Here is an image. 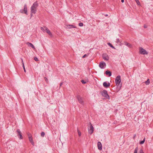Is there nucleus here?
<instances>
[{
	"mask_svg": "<svg viewBox=\"0 0 153 153\" xmlns=\"http://www.w3.org/2000/svg\"><path fill=\"white\" fill-rule=\"evenodd\" d=\"M121 81L120 76V75L117 76L115 80V82L117 88L119 90H120L121 87V84H120Z\"/></svg>",
	"mask_w": 153,
	"mask_h": 153,
	"instance_id": "f257e3e1",
	"label": "nucleus"
},
{
	"mask_svg": "<svg viewBox=\"0 0 153 153\" xmlns=\"http://www.w3.org/2000/svg\"><path fill=\"white\" fill-rule=\"evenodd\" d=\"M38 6V3L37 1L35 2L31 8V12L32 13L35 14L37 10V7Z\"/></svg>",
	"mask_w": 153,
	"mask_h": 153,
	"instance_id": "f03ea898",
	"label": "nucleus"
},
{
	"mask_svg": "<svg viewBox=\"0 0 153 153\" xmlns=\"http://www.w3.org/2000/svg\"><path fill=\"white\" fill-rule=\"evenodd\" d=\"M101 94L102 96L105 97L106 99H110L109 96L108 94L107 91L106 90H103Z\"/></svg>",
	"mask_w": 153,
	"mask_h": 153,
	"instance_id": "7ed1b4c3",
	"label": "nucleus"
},
{
	"mask_svg": "<svg viewBox=\"0 0 153 153\" xmlns=\"http://www.w3.org/2000/svg\"><path fill=\"white\" fill-rule=\"evenodd\" d=\"M106 66V63L104 62H101L99 63V66L101 69H103L105 68Z\"/></svg>",
	"mask_w": 153,
	"mask_h": 153,
	"instance_id": "20e7f679",
	"label": "nucleus"
},
{
	"mask_svg": "<svg viewBox=\"0 0 153 153\" xmlns=\"http://www.w3.org/2000/svg\"><path fill=\"white\" fill-rule=\"evenodd\" d=\"M140 52L141 54L143 55L147 54L148 53L146 51L142 48H141L140 50Z\"/></svg>",
	"mask_w": 153,
	"mask_h": 153,
	"instance_id": "39448f33",
	"label": "nucleus"
},
{
	"mask_svg": "<svg viewBox=\"0 0 153 153\" xmlns=\"http://www.w3.org/2000/svg\"><path fill=\"white\" fill-rule=\"evenodd\" d=\"M90 124L91 126L90 127V129L88 128V133L90 134H91L93 132L94 128L91 123H90Z\"/></svg>",
	"mask_w": 153,
	"mask_h": 153,
	"instance_id": "423d86ee",
	"label": "nucleus"
},
{
	"mask_svg": "<svg viewBox=\"0 0 153 153\" xmlns=\"http://www.w3.org/2000/svg\"><path fill=\"white\" fill-rule=\"evenodd\" d=\"M77 98L79 102L83 105V101L82 98L79 96H77Z\"/></svg>",
	"mask_w": 153,
	"mask_h": 153,
	"instance_id": "0eeeda50",
	"label": "nucleus"
},
{
	"mask_svg": "<svg viewBox=\"0 0 153 153\" xmlns=\"http://www.w3.org/2000/svg\"><path fill=\"white\" fill-rule=\"evenodd\" d=\"M102 58L103 59L106 60H108L109 59L108 56L106 54H103L102 55Z\"/></svg>",
	"mask_w": 153,
	"mask_h": 153,
	"instance_id": "6e6552de",
	"label": "nucleus"
},
{
	"mask_svg": "<svg viewBox=\"0 0 153 153\" xmlns=\"http://www.w3.org/2000/svg\"><path fill=\"white\" fill-rule=\"evenodd\" d=\"M110 85V84L109 82L107 83L106 82H104L103 83V85L105 88L109 87Z\"/></svg>",
	"mask_w": 153,
	"mask_h": 153,
	"instance_id": "1a4fd4ad",
	"label": "nucleus"
},
{
	"mask_svg": "<svg viewBox=\"0 0 153 153\" xmlns=\"http://www.w3.org/2000/svg\"><path fill=\"white\" fill-rule=\"evenodd\" d=\"M97 146L98 149L100 150H101L102 149V145L101 143L100 142H98L97 143Z\"/></svg>",
	"mask_w": 153,
	"mask_h": 153,
	"instance_id": "9d476101",
	"label": "nucleus"
},
{
	"mask_svg": "<svg viewBox=\"0 0 153 153\" xmlns=\"http://www.w3.org/2000/svg\"><path fill=\"white\" fill-rule=\"evenodd\" d=\"M46 31V33L48 34V35L51 36H52V34L50 30L47 27H45Z\"/></svg>",
	"mask_w": 153,
	"mask_h": 153,
	"instance_id": "9b49d317",
	"label": "nucleus"
},
{
	"mask_svg": "<svg viewBox=\"0 0 153 153\" xmlns=\"http://www.w3.org/2000/svg\"><path fill=\"white\" fill-rule=\"evenodd\" d=\"M18 133V135L20 136V138L22 139L23 138L22 136L21 133L19 129H18L16 131Z\"/></svg>",
	"mask_w": 153,
	"mask_h": 153,
	"instance_id": "f8f14e48",
	"label": "nucleus"
},
{
	"mask_svg": "<svg viewBox=\"0 0 153 153\" xmlns=\"http://www.w3.org/2000/svg\"><path fill=\"white\" fill-rule=\"evenodd\" d=\"M24 13L27 15V6L26 4H25L24 6Z\"/></svg>",
	"mask_w": 153,
	"mask_h": 153,
	"instance_id": "ddd939ff",
	"label": "nucleus"
},
{
	"mask_svg": "<svg viewBox=\"0 0 153 153\" xmlns=\"http://www.w3.org/2000/svg\"><path fill=\"white\" fill-rule=\"evenodd\" d=\"M124 44L125 45L129 48H131L132 47V45L131 44L128 43L126 42H124Z\"/></svg>",
	"mask_w": 153,
	"mask_h": 153,
	"instance_id": "4468645a",
	"label": "nucleus"
},
{
	"mask_svg": "<svg viewBox=\"0 0 153 153\" xmlns=\"http://www.w3.org/2000/svg\"><path fill=\"white\" fill-rule=\"evenodd\" d=\"M27 44L29 46L31 47V48H32L33 49H35V47L33 45V44L32 43H30V42H28L27 43Z\"/></svg>",
	"mask_w": 153,
	"mask_h": 153,
	"instance_id": "2eb2a0df",
	"label": "nucleus"
},
{
	"mask_svg": "<svg viewBox=\"0 0 153 153\" xmlns=\"http://www.w3.org/2000/svg\"><path fill=\"white\" fill-rule=\"evenodd\" d=\"M105 74L107 75H108L109 76H110L111 75V72L108 71H106Z\"/></svg>",
	"mask_w": 153,
	"mask_h": 153,
	"instance_id": "dca6fc26",
	"label": "nucleus"
},
{
	"mask_svg": "<svg viewBox=\"0 0 153 153\" xmlns=\"http://www.w3.org/2000/svg\"><path fill=\"white\" fill-rule=\"evenodd\" d=\"M67 27L69 29L76 27L73 25H68L67 26Z\"/></svg>",
	"mask_w": 153,
	"mask_h": 153,
	"instance_id": "f3484780",
	"label": "nucleus"
},
{
	"mask_svg": "<svg viewBox=\"0 0 153 153\" xmlns=\"http://www.w3.org/2000/svg\"><path fill=\"white\" fill-rule=\"evenodd\" d=\"M21 61H22V65H23V69L24 70V72H26V70H25V66H24V62H23V59L22 58H21Z\"/></svg>",
	"mask_w": 153,
	"mask_h": 153,
	"instance_id": "a211bd4d",
	"label": "nucleus"
},
{
	"mask_svg": "<svg viewBox=\"0 0 153 153\" xmlns=\"http://www.w3.org/2000/svg\"><path fill=\"white\" fill-rule=\"evenodd\" d=\"M107 44L113 48L114 49H115V48L112 45L111 43L108 42L107 43Z\"/></svg>",
	"mask_w": 153,
	"mask_h": 153,
	"instance_id": "6ab92c4d",
	"label": "nucleus"
},
{
	"mask_svg": "<svg viewBox=\"0 0 153 153\" xmlns=\"http://www.w3.org/2000/svg\"><path fill=\"white\" fill-rule=\"evenodd\" d=\"M145 84L147 85H148L150 83L149 79H148L145 82Z\"/></svg>",
	"mask_w": 153,
	"mask_h": 153,
	"instance_id": "aec40b11",
	"label": "nucleus"
},
{
	"mask_svg": "<svg viewBox=\"0 0 153 153\" xmlns=\"http://www.w3.org/2000/svg\"><path fill=\"white\" fill-rule=\"evenodd\" d=\"M45 27H41V29L43 32H44L45 31H46Z\"/></svg>",
	"mask_w": 153,
	"mask_h": 153,
	"instance_id": "412c9836",
	"label": "nucleus"
},
{
	"mask_svg": "<svg viewBox=\"0 0 153 153\" xmlns=\"http://www.w3.org/2000/svg\"><path fill=\"white\" fill-rule=\"evenodd\" d=\"M145 140V138H144L143 140L140 141V144H143Z\"/></svg>",
	"mask_w": 153,
	"mask_h": 153,
	"instance_id": "4be33fe9",
	"label": "nucleus"
},
{
	"mask_svg": "<svg viewBox=\"0 0 153 153\" xmlns=\"http://www.w3.org/2000/svg\"><path fill=\"white\" fill-rule=\"evenodd\" d=\"M28 137H29V140L30 142H31L32 141H33L32 138V137L31 136H29Z\"/></svg>",
	"mask_w": 153,
	"mask_h": 153,
	"instance_id": "5701e85b",
	"label": "nucleus"
},
{
	"mask_svg": "<svg viewBox=\"0 0 153 153\" xmlns=\"http://www.w3.org/2000/svg\"><path fill=\"white\" fill-rule=\"evenodd\" d=\"M138 5H140V4L138 0H135Z\"/></svg>",
	"mask_w": 153,
	"mask_h": 153,
	"instance_id": "b1692460",
	"label": "nucleus"
},
{
	"mask_svg": "<svg viewBox=\"0 0 153 153\" xmlns=\"http://www.w3.org/2000/svg\"><path fill=\"white\" fill-rule=\"evenodd\" d=\"M138 148H136L134 151V153H137Z\"/></svg>",
	"mask_w": 153,
	"mask_h": 153,
	"instance_id": "393cba45",
	"label": "nucleus"
},
{
	"mask_svg": "<svg viewBox=\"0 0 153 153\" xmlns=\"http://www.w3.org/2000/svg\"><path fill=\"white\" fill-rule=\"evenodd\" d=\"M45 135V133L44 132H42L41 133V136L42 137H43Z\"/></svg>",
	"mask_w": 153,
	"mask_h": 153,
	"instance_id": "a878e982",
	"label": "nucleus"
},
{
	"mask_svg": "<svg viewBox=\"0 0 153 153\" xmlns=\"http://www.w3.org/2000/svg\"><path fill=\"white\" fill-rule=\"evenodd\" d=\"M77 132L79 134V135L80 136L81 135V133L79 131L78 129L77 130Z\"/></svg>",
	"mask_w": 153,
	"mask_h": 153,
	"instance_id": "bb28decb",
	"label": "nucleus"
},
{
	"mask_svg": "<svg viewBox=\"0 0 153 153\" xmlns=\"http://www.w3.org/2000/svg\"><path fill=\"white\" fill-rule=\"evenodd\" d=\"M117 43H120L121 42H120V41L119 40V39H117Z\"/></svg>",
	"mask_w": 153,
	"mask_h": 153,
	"instance_id": "cd10ccee",
	"label": "nucleus"
},
{
	"mask_svg": "<svg viewBox=\"0 0 153 153\" xmlns=\"http://www.w3.org/2000/svg\"><path fill=\"white\" fill-rule=\"evenodd\" d=\"M83 23L82 22H80L79 24V26H82L83 25Z\"/></svg>",
	"mask_w": 153,
	"mask_h": 153,
	"instance_id": "c85d7f7f",
	"label": "nucleus"
},
{
	"mask_svg": "<svg viewBox=\"0 0 153 153\" xmlns=\"http://www.w3.org/2000/svg\"><path fill=\"white\" fill-rule=\"evenodd\" d=\"M34 59L35 61H38V59L37 57H35L34 58Z\"/></svg>",
	"mask_w": 153,
	"mask_h": 153,
	"instance_id": "c756f323",
	"label": "nucleus"
},
{
	"mask_svg": "<svg viewBox=\"0 0 153 153\" xmlns=\"http://www.w3.org/2000/svg\"><path fill=\"white\" fill-rule=\"evenodd\" d=\"M81 82L82 83V84H85V83H86V82H85L84 80H82L81 81Z\"/></svg>",
	"mask_w": 153,
	"mask_h": 153,
	"instance_id": "7c9ffc66",
	"label": "nucleus"
},
{
	"mask_svg": "<svg viewBox=\"0 0 153 153\" xmlns=\"http://www.w3.org/2000/svg\"><path fill=\"white\" fill-rule=\"evenodd\" d=\"M139 153H144L142 149H141L139 152Z\"/></svg>",
	"mask_w": 153,
	"mask_h": 153,
	"instance_id": "2f4dec72",
	"label": "nucleus"
},
{
	"mask_svg": "<svg viewBox=\"0 0 153 153\" xmlns=\"http://www.w3.org/2000/svg\"><path fill=\"white\" fill-rule=\"evenodd\" d=\"M30 142L33 145H34V143L33 141H32V142Z\"/></svg>",
	"mask_w": 153,
	"mask_h": 153,
	"instance_id": "473e14b6",
	"label": "nucleus"
},
{
	"mask_svg": "<svg viewBox=\"0 0 153 153\" xmlns=\"http://www.w3.org/2000/svg\"><path fill=\"white\" fill-rule=\"evenodd\" d=\"M86 56H87V55L86 54H85L82 57L83 58H85V57H86Z\"/></svg>",
	"mask_w": 153,
	"mask_h": 153,
	"instance_id": "72a5a7b5",
	"label": "nucleus"
},
{
	"mask_svg": "<svg viewBox=\"0 0 153 153\" xmlns=\"http://www.w3.org/2000/svg\"><path fill=\"white\" fill-rule=\"evenodd\" d=\"M144 27L145 28H146L147 27V26L146 25H144Z\"/></svg>",
	"mask_w": 153,
	"mask_h": 153,
	"instance_id": "f704fd0d",
	"label": "nucleus"
},
{
	"mask_svg": "<svg viewBox=\"0 0 153 153\" xmlns=\"http://www.w3.org/2000/svg\"><path fill=\"white\" fill-rule=\"evenodd\" d=\"M63 84V83L62 82H61L60 83V87Z\"/></svg>",
	"mask_w": 153,
	"mask_h": 153,
	"instance_id": "c9c22d12",
	"label": "nucleus"
},
{
	"mask_svg": "<svg viewBox=\"0 0 153 153\" xmlns=\"http://www.w3.org/2000/svg\"><path fill=\"white\" fill-rule=\"evenodd\" d=\"M121 1L122 3H123L124 2V0H121Z\"/></svg>",
	"mask_w": 153,
	"mask_h": 153,
	"instance_id": "e433bc0d",
	"label": "nucleus"
},
{
	"mask_svg": "<svg viewBox=\"0 0 153 153\" xmlns=\"http://www.w3.org/2000/svg\"><path fill=\"white\" fill-rule=\"evenodd\" d=\"M20 12H21V13H23V10H20Z\"/></svg>",
	"mask_w": 153,
	"mask_h": 153,
	"instance_id": "4c0bfd02",
	"label": "nucleus"
},
{
	"mask_svg": "<svg viewBox=\"0 0 153 153\" xmlns=\"http://www.w3.org/2000/svg\"><path fill=\"white\" fill-rule=\"evenodd\" d=\"M136 134L134 135V138L136 136Z\"/></svg>",
	"mask_w": 153,
	"mask_h": 153,
	"instance_id": "58836bf2",
	"label": "nucleus"
},
{
	"mask_svg": "<svg viewBox=\"0 0 153 153\" xmlns=\"http://www.w3.org/2000/svg\"><path fill=\"white\" fill-rule=\"evenodd\" d=\"M108 15L107 14H106V15H105V16H108Z\"/></svg>",
	"mask_w": 153,
	"mask_h": 153,
	"instance_id": "ea45409f",
	"label": "nucleus"
},
{
	"mask_svg": "<svg viewBox=\"0 0 153 153\" xmlns=\"http://www.w3.org/2000/svg\"><path fill=\"white\" fill-rule=\"evenodd\" d=\"M47 79H46V80H45V81H47Z\"/></svg>",
	"mask_w": 153,
	"mask_h": 153,
	"instance_id": "a19ab883",
	"label": "nucleus"
},
{
	"mask_svg": "<svg viewBox=\"0 0 153 153\" xmlns=\"http://www.w3.org/2000/svg\"><path fill=\"white\" fill-rule=\"evenodd\" d=\"M47 79H46V80H45V81H47Z\"/></svg>",
	"mask_w": 153,
	"mask_h": 153,
	"instance_id": "79ce46f5",
	"label": "nucleus"
}]
</instances>
